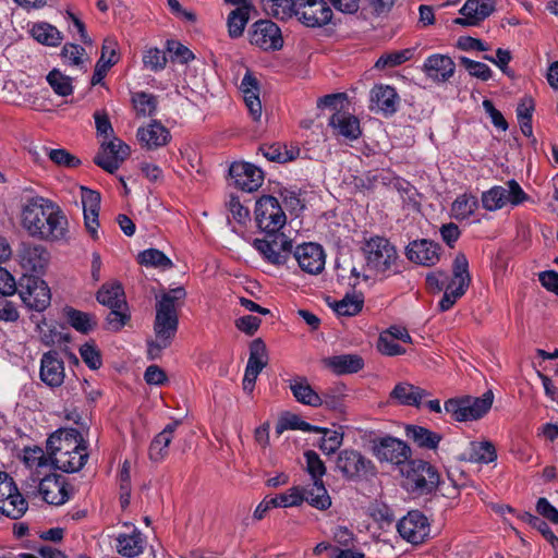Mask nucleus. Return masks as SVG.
Returning a JSON list of instances; mask_svg holds the SVG:
<instances>
[{
	"label": "nucleus",
	"instance_id": "1",
	"mask_svg": "<svg viewBox=\"0 0 558 558\" xmlns=\"http://www.w3.org/2000/svg\"><path fill=\"white\" fill-rule=\"evenodd\" d=\"M21 226L29 236L47 242H69V220L53 201L33 196L21 207Z\"/></svg>",
	"mask_w": 558,
	"mask_h": 558
},
{
	"label": "nucleus",
	"instance_id": "2",
	"mask_svg": "<svg viewBox=\"0 0 558 558\" xmlns=\"http://www.w3.org/2000/svg\"><path fill=\"white\" fill-rule=\"evenodd\" d=\"M185 295L184 288L178 287L157 298L155 339L148 341V354L151 359L158 357L160 352L171 344L179 325L178 310Z\"/></svg>",
	"mask_w": 558,
	"mask_h": 558
},
{
	"label": "nucleus",
	"instance_id": "3",
	"mask_svg": "<svg viewBox=\"0 0 558 558\" xmlns=\"http://www.w3.org/2000/svg\"><path fill=\"white\" fill-rule=\"evenodd\" d=\"M47 453L50 457L51 469L65 473L80 471L88 459L82 435L75 429H59L47 440Z\"/></svg>",
	"mask_w": 558,
	"mask_h": 558
},
{
	"label": "nucleus",
	"instance_id": "4",
	"mask_svg": "<svg viewBox=\"0 0 558 558\" xmlns=\"http://www.w3.org/2000/svg\"><path fill=\"white\" fill-rule=\"evenodd\" d=\"M363 253L366 269L376 277L386 279L400 272V259L395 245L384 236H372L365 241Z\"/></svg>",
	"mask_w": 558,
	"mask_h": 558
},
{
	"label": "nucleus",
	"instance_id": "5",
	"mask_svg": "<svg viewBox=\"0 0 558 558\" xmlns=\"http://www.w3.org/2000/svg\"><path fill=\"white\" fill-rule=\"evenodd\" d=\"M401 473L404 476L403 486L414 494H428L439 482L435 468L423 460H409L401 468Z\"/></svg>",
	"mask_w": 558,
	"mask_h": 558
},
{
	"label": "nucleus",
	"instance_id": "6",
	"mask_svg": "<svg viewBox=\"0 0 558 558\" xmlns=\"http://www.w3.org/2000/svg\"><path fill=\"white\" fill-rule=\"evenodd\" d=\"M253 246L270 264L279 266L286 264L292 252V241L282 232L265 233L263 239H255Z\"/></svg>",
	"mask_w": 558,
	"mask_h": 558
},
{
	"label": "nucleus",
	"instance_id": "7",
	"mask_svg": "<svg viewBox=\"0 0 558 558\" xmlns=\"http://www.w3.org/2000/svg\"><path fill=\"white\" fill-rule=\"evenodd\" d=\"M255 220L264 233L280 232L287 217L278 199L271 195H265L256 202Z\"/></svg>",
	"mask_w": 558,
	"mask_h": 558
},
{
	"label": "nucleus",
	"instance_id": "8",
	"mask_svg": "<svg viewBox=\"0 0 558 558\" xmlns=\"http://www.w3.org/2000/svg\"><path fill=\"white\" fill-rule=\"evenodd\" d=\"M298 20L307 27H323L332 20L333 12L325 0H293Z\"/></svg>",
	"mask_w": 558,
	"mask_h": 558
},
{
	"label": "nucleus",
	"instance_id": "9",
	"mask_svg": "<svg viewBox=\"0 0 558 558\" xmlns=\"http://www.w3.org/2000/svg\"><path fill=\"white\" fill-rule=\"evenodd\" d=\"M28 504L19 492L13 478L0 473V512L13 520L20 519L27 510Z\"/></svg>",
	"mask_w": 558,
	"mask_h": 558
},
{
	"label": "nucleus",
	"instance_id": "10",
	"mask_svg": "<svg viewBox=\"0 0 558 558\" xmlns=\"http://www.w3.org/2000/svg\"><path fill=\"white\" fill-rule=\"evenodd\" d=\"M525 193L518 184L517 181L511 180L508 182V187L494 186L482 194V205L486 210L495 211L508 203L519 205L525 199Z\"/></svg>",
	"mask_w": 558,
	"mask_h": 558
},
{
	"label": "nucleus",
	"instance_id": "11",
	"mask_svg": "<svg viewBox=\"0 0 558 558\" xmlns=\"http://www.w3.org/2000/svg\"><path fill=\"white\" fill-rule=\"evenodd\" d=\"M131 149L123 141L113 137L104 142L94 157V162L109 173H114L121 163L130 156Z\"/></svg>",
	"mask_w": 558,
	"mask_h": 558
},
{
	"label": "nucleus",
	"instance_id": "12",
	"mask_svg": "<svg viewBox=\"0 0 558 558\" xmlns=\"http://www.w3.org/2000/svg\"><path fill=\"white\" fill-rule=\"evenodd\" d=\"M374 454L380 462L403 466L411 457L410 447L402 440L386 436L374 442Z\"/></svg>",
	"mask_w": 558,
	"mask_h": 558
},
{
	"label": "nucleus",
	"instance_id": "13",
	"mask_svg": "<svg viewBox=\"0 0 558 558\" xmlns=\"http://www.w3.org/2000/svg\"><path fill=\"white\" fill-rule=\"evenodd\" d=\"M336 468L347 478H355L367 474H374V465L361 452L344 449L337 456Z\"/></svg>",
	"mask_w": 558,
	"mask_h": 558
},
{
	"label": "nucleus",
	"instance_id": "14",
	"mask_svg": "<svg viewBox=\"0 0 558 558\" xmlns=\"http://www.w3.org/2000/svg\"><path fill=\"white\" fill-rule=\"evenodd\" d=\"M20 298L28 308L41 312L49 306L51 295L45 281L28 277L25 286L20 282Z\"/></svg>",
	"mask_w": 558,
	"mask_h": 558
},
{
	"label": "nucleus",
	"instance_id": "15",
	"mask_svg": "<svg viewBox=\"0 0 558 558\" xmlns=\"http://www.w3.org/2000/svg\"><path fill=\"white\" fill-rule=\"evenodd\" d=\"M397 527L400 536L412 544L423 543L429 534L428 520L417 510L408 512Z\"/></svg>",
	"mask_w": 558,
	"mask_h": 558
},
{
	"label": "nucleus",
	"instance_id": "16",
	"mask_svg": "<svg viewBox=\"0 0 558 558\" xmlns=\"http://www.w3.org/2000/svg\"><path fill=\"white\" fill-rule=\"evenodd\" d=\"M251 44L264 50H277L282 47L280 28L270 20H259L250 31Z\"/></svg>",
	"mask_w": 558,
	"mask_h": 558
},
{
	"label": "nucleus",
	"instance_id": "17",
	"mask_svg": "<svg viewBox=\"0 0 558 558\" xmlns=\"http://www.w3.org/2000/svg\"><path fill=\"white\" fill-rule=\"evenodd\" d=\"M293 256L300 268L310 275H318L325 269L326 254L317 243H304L296 246Z\"/></svg>",
	"mask_w": 558,
	"mask_h": 558
},
{
	"label": "nucleus",
	"instance_id": "18",
	"mask_svg": "<svg viewBox=\"0 0 558 558\" xmlns=\"http://www.w3.org/2000/svg\"><path fill=\"white\" fill-rule=\"evenodd\" d=\"M236 187L244 192L257 191L264 182V173L250 162H233L229 169Z\"/></svg>",
	"mask_w": 558,
	"mask_h": 558
},
{
	"label": "nucleus",
	"instance_id": "19",
	"mask_svg": "<svg viewBox=\"0 0 558 558\" xmlns=\"http://www.w3.org/2000/svg\"><path fill=\"white\" fill-rule=\"evenodd\" d=\"M495 11L494 0H466L460 9L461 17L454 24L462 26H476Z\"/></svg>",
	"mask_w": 558,
	"mask_h": 558
},
{
	"label": "nucleus",
	"instance_id": "20",
	"mask_svg": "<svg viewBox=\"0 0 558 558\" xmlns=\"http://www.w3.org/2000/svg\"><path fill=\"white\" fill-rule=\"evenodd\" d=\"M43 499L53 506H61L70 499L69 485L58 474H48L41 478L40 494Z\"/></svg>",
	"mask_w": 558,
	"mask_h": 558
},
{
	"label": "nucleus",
	"instance_id": "21",
	"mask_svg": "<svg viewBox=\"0 0 558 558\" xmlns=\"http://www.w3.org/2000/svg\"><path fill=\"white\" fill-rule=\"evenodd\" d=\"M81 202L85 228L93 239H98L100 194L94 190L81 187Z\"/></svg>",
	"mask_w": 558,
	"mask_h": 558
},
{
	"label": "nucleus",
	"instance_id": "22",
	"mask_svg": "<svg viewBox=\"0 0 558 558\" xmlns=\"http://www.w3.org/2000/svg\"><path fill=\"white\" fill-rule=\"evenodd\" d=\"M39 376L43 383L51 388L60 387L64 381V364L59 353L49 351L40 360Z\"/></svg>",
	"mask_w": 558,
	"mask_h": 558
},
{
	"label": "nucleus",
	"instance_id": "23",
	"mask_svg": "<svg viewBox=\"0 0 558 558\" xmlns=\"http://www.w3.org/2000/svg\"><path fill=\"white\" fill-rule=\"evenodd\" d=\"M19 257L24 269L40 272L48 266L50 253L41 244L22 243Z\"/></svg>",
	"mask_w": 558,
	"mask_h": 558
},
{
	"label": "nucleus",
	"instance_id": "24",
	"mask_svg": "<svg viewBox=\"0 0 558 558\" xmlns=\"http://www.w3.org/2000/svg\"><path fill=\"white\" fill-rule=\"evenodd\" d=\"M440 246L429 240L422 239L411 242L405 250L407 257L418 265L433 266L439 260Z\"/></svg>",
	"mask_w": 558,
	"mask_h": 558
},
{
	"label": "nucleus",
	"instance_id": "25",
	"mask_svg": "<svg viewBox=\"0 0 558 558\" xmlns=\"http://www.w3.org/2000/svg\"><path fill=\"white\" fill-rule=\"evenodd\" d=\"M469 262L463 253H458L452 263V277L446 280L445 291L461 293L463 296L471 284Z\"/></svg>",
	"mask_w": 558,
	"mask_h": 558
},
{
	"label": "nucleus",
	"instance_id": "26",
	"mask_svg": "<svg viewBox=\"0 0 558 558\" xmlns=\"http://www.w3.org/2000/svg\"><path fill=\"white\" fill-rule=\"evenodd\" d=\"M456 64L449 56L433 54L429 56L424 64L423 71L425 74L435 82L444 83L453 76Z\"/></svg>",
	"mask_w": 558,
	"mask_h": 558
},
{
	"label": "nucleus",
	"instance_id": "27",
	"mask_svg": "<svg viewBox=\"0 0 558 558\" xmlns=\"http://www.w3.org/2000/svg\"><path fill=\"white\" fill-rule=\"evenodd\" d=\"M240 90L243 94L244 102L254 121H259L262 117V102L259 99V85L257 78L246 71L242 78Z\"/></svg>",
	"mask_w": 558,
	"mask_h": 558
},
{
	"label": "nucleus",
	"instance_id": "28",
	"mask_svg": "<svg viewBox=\"0 0 558 558\" xmlns=\"http://www.w3.org/2000/svg\"><path fill=\"white\" fill-rule=\"evenodd\" d=\"M136 137L141 145L147 149H156L166 146L170 138L169 130L160 122L154 121L145 128L137 130Z\"/></svg>",
	"mask_w": 558,
	"mask_h": 558
},
{
	"label": "nucleus",
	"instance_id": "29",
	"mask_svg": "<svg viewBox=\"0 0 558 558\" xmlns=\"http://www.w3.org/2000/svg\"><path fill=\"white\" fill-rule=\"evenodd\" d=\"M328 124L337 135H341L349 141L357 140L362 134L359 119L341 110H337L330 117Z\"/></svg>",
	"mask_w": 558,
	"mask_h": 558
},
{
	"label": "nucleus",
	"instance_id": "30",
	"mask_svg": "<svg viewBox=\"0 0 558 558\" xmlns=\"http://www.w3.org/2000/svg\"><path fill=\"white\" fill-rule=\"evenodd\" d=\"M371 101L386 116L397 111L399 105V96L396 89L389 85H378L371 90Z\"/></svg>",
	"mask_w": 558,
	"mask_h": 558
},
{
	"label": "nucleus",
	"instance_id": "31",
	"mask_svg": "<svg viewBox=\"0 0 558 558\" xmlns=\"http://www.w3.org/2000/svg\"><path fill=\"white\" fill-rule=\"evenodd\" d=\"M461 460L488 464L497 459L496 448L493 442L485 441H471L461 453Z\"/></svg>",
	"mask_w": 558,
	"mask_h": 558
},
{
	"label": "nucleus",
	"instance_id": "32",
	"mask_svg": "<svg viewBox=\"0 0 558 558\" xmlns=\"http://www.w3.org/2000/svg\"><path fill=\"white\" fill-rule=\"evenodd\" d=\"M288 381L289 388L298 402L314 408L323 405L320 395L312 388L306 377L296 376Z\"/></svg>",
	"mask_w": 558,
	"mask_h": 558
},
{
	"label": "nucleus",
	"instance_id": "33",
	"mask_svg": "<svg viewBox=\"0 0 558 558\" xmlns=\"http://www.w3.org/2000/svg\"><path fill=\"white\" fill-rule=\"evenodd\" d=\"M179 425V421L167 424L166 427L153 439L149 446L150 460L159 462L167 457L168 447L171 444L173 434Z\"/></svg>",
	"mask_w": 558,
	"mask_h": 558
},
{
	"label": "nucleus",
	"instance_id": "34",
	"mask_svg": "<svg viewBox=\"0 0 558 558\" xmlns=\"http://www.w3.org/2000/svg\"><path fill=\"white\" fill-rule=\"evenodd\" d=\"M117 43L111 39H105L101 48V56L96 63L92 77V84H99L106 76L108 70L118 62Z\"/></svg>",
	"mask_w": 558,
	"mask_h": 558
},
{
	"label": "nucleus",
	"instance_id": "35",
	"mask_svg": "<svg viewBox=\"0 0 558 558\" xmlns=\"http://www.w3.org/2000/svg\"><path fill=\"white\" fill-rule=\"evenodd\" d=\"M117 551L124 557H135L143 551L145 539L142 533L133 527L131 533H121L116 538Z\"/></svg>",
	"mask_w": 558,
	"mask_h": 558
},
{
	"label": "nucleus",
	"instance_id": "36",
	"mask_svg": "<svg viewBox=\"0 0 558 558\" xmlns=\"http://www.w3.org/2000/svg\"><path fill=\"white\" fill-rule=\"evenodd\" d=\"M427 396H429L427 390L408 383L398 384L391 391V398L401 404L412 407H420L422 400Z\"/></svg>",
	"mask_w": 558,
	"mask_h": 558
},
{
	"label": "nucleus",
	"instance_id": "37",
	"mask_svg": "<svg viewBox=\"0 0 558 558\" xmlns=\"http://www.w3.org/2000/svg\"><path fill=\"white\" fill-rule=\"evenodd\" d=\"M326 363L337 375L357 373L364 367V360L357 354L331 356Z\"/></svg>",
	"mask_w": 558,
	"mask_h": 558
},
{
	"label": "nucleus",
	"instance_id": "38",
	"mask_svg": "<svg viewBox=\"0 0 558 558\" xmlns=\"http://www.w3.org/2000/svg\"><path fill=\"white\" fill-rule=\"evenodd\" d=\"M253 7L251 3L235 5L228 16V28L231 37H240L250 20L251 11Z\"/></svg>",
	"mask_w": 558,
	"mask_h": 558
},
{
	"label": "nucleus",
	"instance_id": "39",
	"mask_svg": "<svg viewBox=\"0 0 558 558\" xmlns=\"http://www.w3.org/2000/svg\"><path fill=\"white\" fill-rule=\"evenodd\" d=\"M301 493L303 495V500L319 510H326L331 506V499L323 481H313L312 487L304 489L303 492L301 490Z\"/></svg>",
	"mask_w": 558,
	"mask_h": 558
},
{
	"label": "nucleus",
	"instance_id": "40",
	"mask_svg": "<svg viewBox=\"0 0 558 558\" xmlns=\"http://www.w3.org/2000/svg\"><path fill=\"white\" fill-rule=\"evenodd\" d=\"M97 301L109 308L126 307L124 292L119 283L102 286L97 292Z\"/></svg>",
	"mask_w": 558,
	"mask_h": 558
},
{
	"label": "nucleus",
	"instance_id": "41",
	"mask_svg": "<svg viewBox=\"0 0 558 558\" xmlns=\"http://www.w3.org/2000/svg\"><path fill=\"white\" fill-rule=\"evenodd\" d=\"M258 150L267 160L280 163L294 160L300 151L299 148L292 147L289 149L287 146L279 143L262 145Z\"/></svg>",
	"mask_w": 558,
	"mask_h": 558
},
{
	"label": "nucleus",
	"instance_id": "42",
	"mask_svg": "<svg viewBox=\"0 0 558 558\" xmlns=\"http://www.w3.org/2000/svg\"><path fill=\"white\" fill-rule=\"evenodd\" d=\"M407 436L417 444V446L427 449L437 448L441 440V436L439 434L416 425L407 427Z\"/></svg>",
	"mask_w": 558,
	"mask_h": 558
},
{
	"label": "nucleus",
	"instance_id": "43",
	"mask_svg": "<svg viewBox=\"0 0 558 558\" xmlns=\"http://www.w3.org/2000/svg\"><path fill=\"white\" fill-rule=\"evenodd\" d=\"M23 461L29 471L51 470L50 457L40 447H26L23 450Z\"/></svg>",
	"mask_w": 558,
	"mask_h": 558
},
{
	"label": "nucleus",
	"instance_id": "44",
	"mask_svg": "<svg viewBox=\"0 0 558 558\" xmlns=\"http://www.w3.org/2000/svg\"><path fill=\"white\" fill-rule=\"evenodd\" d=\"M364 299L362 294H345L340 301L330 304L333 311L340 316H354L359 314L363 307Z\"/></svg>",
	"mask_w": 558,
	"mask_h": 558
},
{
	"label": "nucleus",
	"instance_id": "45",
	"mask_svg": "<svg viewBox=\"0 0 558 558\" xmlns=\"http://www.w3.org/2000/svg\"><path fill=\"white\" fill-rule=\"evenodd\" d=\"M478 207V201L470 194H462L456 198L451 206L452 216L458 220L469 218Z\"/></svg>",
	"mask_w": 558,
	"mask_h": 558
},
{
	"label": "nucleus",
	"instance_id": "46",
	"mask_svg": "<svg viewBox=\"0 0 558 558\" xmlns=\"http://www.w3.org/2000/svg\"><path fill=\"white\" fill-rule=\"evenodd\" d=\"M32 36L38 43L47 46H57L61 43V33L48 23L35 24L32 28Z\"/></svg>",
	"mask_w": 558,
	"mask_h": 558
},
{
	"label": "nucleus",
	"instance_id": "47",
	"mask_svg": "<svg viewBox=\"0 0 558 558\" xmlns=\"http://www.w3.org/2000/svg\"><path fill=\"white\" fill-rule=\"evenodd\" d=\"M414 50L407 48L403 50L389 51L381 54L375 63L377 70L391 69L409 61L413 57Z\"/></svg>",
	"mask_w": 558,
	"mask_h": 558
},
{
	"label": "nucleus",
	"instance_id": "48",
	"mask_svg": "<svg viewBox=\"0 0 558 558\" xmlns=\"http://www.w3.org/2000/svg\"><path fill=\"white\" fill-rule=\"evenodd\" d=\"M138 263L146 267H155L160 269H170L173 263L161 251L157 248H148L138 254Z\"/></svg>",
	"mask_w": 558,
	"mask_h": 558
},
{
	"label": "nucleus",
	"instance_id": "49",
	"mask_svg": "<svg viewBox=\"0 0 558 558\" xmlns=\"http://www.w3.org/2000/svg\"><path fill=\"white\" fill-rule=\"evenodd\" d=\"M267 363V349L264 341L260 338L254 339L250 344V357L246 367L262 372Z\"/></svg>",
	"mask_w": 558,
	"mask_h": 558
},
{
	"label": "nucleus",
	"instance_id": "50",
	"mask_svg": "<svg viewBox=\"0 0 558 558\" xmlns=\"http://www.w3.org/2000/svg\"><path fill=\"white\" fill-rule=\"evenodd\" d=\"M521 519L527 524H530L532 527L537 530L538 533H542L546 541L550 543V545L553 546L554 550L558 556V537L554 534L548 524L541 518L530 512L523 513Z\"/></svg>",
	"mask_w": 558,
	"mask_h": 558
},
{
	"label": "nucleus",
	"instance_id": "51",
	"mask_svg": "<svg viewBox=\"0 0 558 558\" xmlns=\"http://www.w3.org/2000/svg\"><path fill=\"white\" fill-rule=\"evenodd\" d=\"M469 399H449L445 402V410L458 422L473 421L469 409Z\"/></svg>",
	"mask_w": 558,
	"mask_h": 558
},
{
	"label": "nucleus",
	"instance_id": "52",
	"mask_svg": "<svg viewBox=\"0 0 558 558\" xmlns=\"http://www.w3.org/2000/svg\"><path fill=\"white\" fill-rule=\"evenodd\" d=\"M469 399V409L471 411L472 420L483 417L492 408L494 395L490 390L486 391L482 397H466Z\"/></svg>",
	"mask_w": 558,
	"mask_h": 558
},
{
	"label": "nucleus",
	"instance_id": "53",
	"mask_svg": "<svg viewBox=\"0 0 558 558\" xmlns=\"http://www.w3.org/2000/svg\"><path fill=\"white\" fill-rule=\"evenodd\" d=\"M66 317L69 324L77 331L83 333H87L96 325L95 320L89 314L74 308H69L66 311Z\"/></svg>",
	"mask_w": 558,
	"mask_h": 558
},
{
	"label": "nucleus",
	"instance_id": "54",
	"mask_svg": "<svg viewBox=\"0 0 558 558\" xmlns=\"http://www.w3.org/2000/svg\"><path fill=\"white\" fill-rule=\"evenodd\" d=\"M133 104L137 114L150 117L156 111L157 99L151 94L141 92L133 96Z\"/></svg>",
	"mask_w": 558,
	"mask_h": 558
},
{
	"label": "nucleus",
	"instance_id": "55",
	"mask_svg": "<svg viewBox=\"0 0 558 558\" xmlns=\"http://www.w3.org/2000/svg\"><path fill=\"white\" fill-rule=\"evenodd\" d=\"M47 81L54 93L60 96H69L73 92L70 78L56 69L47 75Z\"/></svg>",
	"mask_w": 558,
	"mask_h": 558
},
{
	"label": "nucleus",
	"instance_id": "56",
	"mask_svg": "<svg viewBox=\"0 0 558 558\" xmlns=\"http://www.w3.org/2000/svg\"><path fill=\"white\" fill-rule=\"evenodd\" d=\"M459 61L471 76L482 81H488L492 78L493 72L487 64L471 60L466 57H460Z\"/></svg>",
	"mask_w": 558,
	"mask_h": 558
},
{
	"label": "nucleus",
	"instance_id": "57",
	"mask_svg": "<svg viewBox=\"0 0 558 558\" xmlns=\"http://www.w3.org/2000/svg\"><path fill=\"white\" fill-rule=\"evenodd\" d=\"M304 457L306 460V471L313 481H323L322 478L326 473V466L319 456L314 450H307L305 451Z\"/></svg>",
	"mask_w": 558,
	"mask_h": 558
},
{
	"label": "nucleus",
	"instance_id": "58",
	"mask_svg": "<svg viewBox=\"0 0 558 558\" xmlns=\"http://www.w3.org/2000/svg\"><path fill=\"white\" fill-rule=\"evenodd\" d=\"M303 501V495L298 487L289 489L287 493L269 498L272 507H294Z\"/></svg>",
	"mask_w": 558,
	"mask_h": 558
},
{
	"label": "nucleus",
	"instance_id": "59",
	"mask_svg": "<svg viewBox=\"0 0 558 558\" xmlns=\"http://www.w3.org/2000/svg\"><path fill=\"white\" fill-rule=\"evenodd\" d=\"M342 440V433L324 429V436L320 439L319 448L324 453L331 454L340 448Z\"/></svg>",
	"mask_w": 558,
	"mask_h": 558
},
{
	"label": "nucleus",
	"instance_id": "60",
	"mask_svg": "<svg viewBox=\"0 0 558 558\" xmlns=\"http://www.w3.org/2000/svg\"><path fill=\"white\" fill-rule=\"evenodd\" d=\"M283 429H299L303 432L316 430L320 432V428L313 427L307 422L301 420L298 415H288L283 417L277 426V432L281 433Z\"/></svg>",
	"mask_w": 558,
	"mask_h": 558
},
{
	"label": "nucleus",
	"instance_id": "61",
	"mask_svg": "<svg viewBox=\"0 0 558 558\" xmlns=\"http://www.w3.org/2000/svg\"><path fill=\"white\" fill-rule=\"evenodd\" d=\"M144 65L151 71H160L166 66L167 58L165 52L157 49H148L143 57Z\"/></svg>",
	"mask_w": 558,
	"mask_h": 558
},
{
	"label": "nucleus",
	"instance_id": "62",
	"mask_svg": "<svg viewBox=\"0 0 558 558\" xmlns=\"http://www.w3.org/2000/svg\"><path fill=\"white\" fill-rule=\"evenodd\" d=\"M126 307L110 308L106 317L107 328L112 331H119L130 319V315L124 311Z\"/></svg>",
	"mask_w": 558,
	"mask_h": 558
},
{
	"label": "nucleus",
	"instance_id": "63",
	"mask_svg": "<svg viewBox=\"0 0 558 558\" xmlns=\"http://www.w3.org/2000/svg\"><path fill=\"white\" fill-rule=\"evenodd\" d=\"M47 154L51 161H53L58 166H63L68 168L77 167L81 161L75 156L71 155L65 149H47Z\"/></svg>",
	"mask_w": 558,
	"mask_h": 558
},
{
	"label": "nucleus",
	"instance_id": "64",
	"mask_svg": "<svg viewBox=\"0 0 558 558\" xmlns=\"http://www.w3.org/2000/svg\"><path fill=\"white\" fill-rule=\"evenodd\" d=\"M82 360L92 369H98L101 366V356L95 344L85 343L80 348Z\"/></svg>",
	"mask_w": 558,
	"mask_h": 558
}]
</instances>
